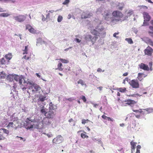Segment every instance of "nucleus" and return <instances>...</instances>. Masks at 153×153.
Masks as SVG:
<instances>
[{"label":"nucleus","instance_id":"nucleus-2","mask_svg":"<svg viewBox=\"0 0 153 153\" xmlns=\"http://www.w3.org/2000/svg\"><path fill=\"white\" fill-rule=\"evenodd\" d=\"M103 28H100L99 27L97 26L96 27L95 29H91V33L93 35L97 36H99L103 33Z\"/></svg>","mask_w":153,"mask_h":153},{"label":"nucleus","instance_id":"nucleus-9","mask_svg":"<svg viewBox=\"0 0 153 153\" xmlns=\"http://www.w3.org/2000/svg\"><path fill=\"white\" fill-rule=\"evenodd\" d=\"M112 16L117 18H121L123 16V15L122 13L119 11L116 10L114 11L112 13Z\"/></svg>","mask_w":153,"mask_h":153},{"label":"nucleus","instance_id":"nucleus-14","mask_svg":"<svg viewBox=\"0 0 153 153\" xmlns=\"http://www.w3.org/2000/svg\"><path fill=\"white\" fill-rule=\"evenodd\" d=\"M53 111L50 110L48 111L45 113V116L48 118H53Z\"/></svg>","mask_w":153,"mask_h":153},{"label":"nucleus","instance_id":"nucleus-12","mask_svg":"<svg viewBox=\"0 0 153 153\" xmlns=\"http://www.w3.org/2000/svg\"><path fill=\"white\" fill-rule=\"evenodd\" d=\"M137 144V143L136 142H134L133 141H132L130 142L131 153H134L135 152V149L136 148V145Z\"/></svg>","mask_w":153,"mask_h":153},{"label":"nucleus","instance_id":"nucleus-58","mask_svg":"<svg viewBox=\"0 0 153 153\" xmlns=\"http://www.w3.org/2000/svg\"><path fill=\"white\" fill-rule=\"evenodd\" d=\"M4 11H5L3 10V9L1 8V7H0V12H3Z\"/></svg>","mask_w":153,"mask_h":153},{"label":"nucleus","instance_id":"nucleus-27","mask_svg":"<svg viewBox=\"0 0 153 153\" xmlns=\"http://www.w3.org/2000/svg\"><path fill=\"white\" fill-rule=\"evenodd\" d=\"M86 133L84 131L83 133L81 134V136L82 138H88V136L86 134Z\"/></svg>","mask_w":153,"mask_h":153},{"label":"nucleus","instance_id":"nucleus-49","mask_svg":"<svg viewBox=\"0 0 153 153\" xmlns=\"http://www.w3.org/2000/svg\"><path fill=\"white\" fill-rule=\"evenodd\" d=\"M133 13V11L131 10H129L127 13V14L128 16H131Z\"/></svg>","mask_w":153,"mask_h":153},{"label":"nucleus","instance_id":"nucleus-47","mask_svg":"<svg viewBox=\"0 0 153 153\" xmlns=\"http://www.w3.org/2000/svg\"><path fill=\"white\" fill-rule=\"evenodd\" d=\"M29 31L31 33H36V30H35V29L33 28L32 27L30 28V29L29 30Z\"/></svg>","mask_w":153,"mask_h":153},{"label":"nucleus","instance_id":"nucleus-60","mask_svg":"<svg viewBox=\"0 0 153 153\" xmlns=\"http://www.w3.org/2000/svg\"><path fill=\"white\" fill-rule=\"evenodd\" d=\"M36 76L38 77L39 78H40L41 77V76L38 73H36Z\"/></svg>","mask_w":153,"mask_h":153},{"label":"nucleus","instance_id":"nucleus-52","mask_svg":"<svg viewBox=\"0 0 153 153\" xmlns=\"http://www.w3.org/2000/svg\"><path fill=\"white\" fill-rule=\"evenodd\" d=\"M119 33V32L114 33L113 34V36L114 37L116 38H119L118 36H117L116 35L118 34Z\"/></svg>","mask_w":153,"mask_h":153},{"label":"nucleus","instance_id":"nucleus-63","mask_svg":"<svg viewBox=\"0 0 153 153\" xmlns=\"http://www.w3.org/2000/svg\"><path fill=\"white\" fill-rule=\"evenodd\" d=\"M145 0L151 3H153V2L151 0Z\"/></svg>","mask_w":153,"mask_h":153},{"label":"nucleus","instance_id":"nucleus-54","mask_svg":"<svg viewBox=\"0 0 153 153\" xmlns=\"http://www.w3.org/2000/svg\"><path fill=\"white\" fill-rule=\"evenodd\" d=\"M97 71L98 72H103L104 71V70L102 71L101 68H99L97 69Z\"/></svg>","mask_w":153,"mask_h":153},{"label":"nucleus","instance_id":"nucleus-36","mask_svg":"<svg viewBox=\"0 0 153 153\" xmlns=\"http://www.w3.org/2000/svg\"><path fill=\"white\" fill-rule=\"evenodd\" d=\"M91 121L87 119L86 120L85 119H82V124H85L86 123H88L89 122H91Z\"/></svg>","mask_w":153,"mask_h":153},{"label":"nucleus","instance_id":"nucleus-8","mask_svg":"<svg viewBox=\"0 0 153 153\" xmlns=\"http://www.w3.org/2000/svg\"><path fill=\"white\" fill-rule=\"evenodd\" d=\"M33 87V88L34 89H32V93L33 94H34L36 93H40L41 91L42 90L41 88L39 86V85H38L36 84L34 85Z\"/></svg>","mask_w":153,"mask_h":153},{"label":"nucleus","instance_id":"nucleus-15","mask_svg":"<svg viewBox=\"0 0 153 153\" xmlns=\"http://www.w3.org/2000/svg\"><path fill=\"white\" fill-rule=\"evenodd\" d=\"M91 16L90 13L86 12H83L82 13L81 16L82 19H85L90 18Z\"/></svg>","mask_w":153,"mask_h":153},{"label":"nucleus","instance_id":"nucleus-18","mask_svg":"<svg viewBox=\"0 0 153 153\" xmlns=\"http://www.w3.org/2000/svg\"><path fill=\"white\" fill-rule=\"evenodd\" d=\"M144 74L143 73H139L138 74L137 78L140 81H142L146 76H144Z\"/></svg>","mask_w":153,"mask_h":153},{"label":"nucleus","instance_id":"nucleus-19","mask_svg":"<svg viewBox=\"0 0 153 153\" xmlns=\"http://www.w3.org/2000/svg\"><path fill=\"white\" fill-rule=\"evenodd\" d=\"M102 117L103 119L107 120L108 121L113 122L114 121V120L113 118H111L109 117H108L104 114H103L102 116Z\"/></svg>","mask_w":153,"mask_h":153},{"label":"nucleus","instance_id":"nucleus-32","mask_svg":"<svg viewBox=\"0 0 153 153\" xmlns=\"http://www.w3.org/2000/svg\"><path fill=\"white\" fill-rule=\"evenodd\" d=\"M14 126L13 122H10L7 126V127L8 128L14 127Z\"/></svg>","mask_w":153,"mask_h":153},{"label":"nucleus","instance_id":"nucleus-57","mask_svg":"<svg viewBox=\"0 0 153 153\" xmlns=\"http://www.w3.org/2000/svg\"><path fill=\"white\" fill-rule=\"evenodd\" d=\"M128 75V73L127 72H126L125 73H124L123 74V76H126Z\"/></svg>","mask_w":153,"mask_h":153},{"label":"nucleus","instance_id":"nucleus-34","mask_svg":"<svg viewBox=\"0 0 153 153\" xmlns=\"http://www.w3.org/2000/svg\"><path fill=\"white\" fill-rule=\"evenodd\" d=\"M79 100H82L84 102H86V99L85 97L83 95L81 96L79 98Z\"/></svg>","mask_w":153,"mask_h":153},{"label":"nucleus","instance_id":"nucleus-61","mask_svg":"<svg viewBox=\"0 0 153 153\" xmlns=\"http://www.w3.org/2000/svg\"><path fill=\"white\" fill-rule=\"evenodd\" d=\"M42 20L43 21H45V17H44V16L42 15Z\"/></svg>","mask_w":153,"mask_h":153},{"label":"nucleus","instance_id":"nucleus-10","mask_svg":"<svg viewBox=\"0 0 153 153\" xmlns=\"http://www.w3.org/2000/svg\"><path fill=\"white\" fill-rule=\"evenodd\" d=\"M143 16L144 19V22L143 24H145V22H149L150 21L151 17L148 13L144 12L143 13Z\"/></svg>","mask_w":153,"mask_h":153},{"label":"nucleus","instance_id":"nucleus-23","mask_svg":"<svg viewBox=\"0 0 153 153\" xmlns=\"http://www.w3.org/2000/svg\"><path fill=\"white\" fill-rule=\"evenodd\" d=\"M14 78V75L10 74L8 75L7 77V79L10 81H12Z\"/></svg>","mask_w":153,"mask_h":153},{"label":"nucleus","instance_id":"nucleus-29","mask_svg":"<svg viewBox=\"0 0 153 153\" xmlns=\"http://www.w3.org/2000/svg\"><path fill=\"white\" fill-rule=\"evenodd\" d=\"M97 38H98L96 36H94L92 38H91V41L92 42L93 44H94V43L95 42Z\"/></svg>","mask_w":153,"mask_h":153},{"label":"nucleus","instance_id":"nucleus-56","mask_svg":"<svg viewBox=\"0 0 153 153\" xmlns=\"http://www.w3.org/2000/svg\"><path fill=\"white\" fill-rule=\"evenodd\" d=\"M50 18V13H48L47 15H46V19H48Z\"/></svg>","mask_w":153,"mask_h":153},{"label":"nucleus","instance_id":"nucleus-1","mask_svg":"<svg viewBox=\"0 0 153 153\" xmlns=\"http://www.w3.org/2000/svg\"><path fill=\"white\" fill-rule=\"evenodd\" d=\"M25 122L26 123H25L24 126L27 129H30L33 128L34 123L36 122V121L34 119L31 120L30 118H27Z\"/></svg>","mask_w":153,"mask_h":153},{"label":"nucleus","instance_id":"nucleus-11","mask_svg":"<svg viewBox=\"0 0 153 153\" xmlns=\"http://www.w3.org/2000/svg\"><path fill=\"white\" fill-rule=\"evenodd\" d=\"M124 102H126V104L131 106H133L134 105L137 103V102L131 99L126 100Z\"/></svg>","mask_w":153,"mask_h":153},{"label":"nucleus","instance_id":"nucleus-31","mask_svg":"<svg viewBox=\"0 0 153 153\" xmlns=\"http://www.w3.org/2000/svg\"><path fill=\"white\" fill-rule=\"evenodd\" d=\"M10 15L7 13H2L0 14V16L7 17Z\"/></svg>","mask_w":153,"mask_h":153},{"label":"nucleus","instance_id":"nucleus-51","mask_svg":"<svg viewBox=\"0 0 153 153\" xmlns=\"http://www.w3.org/2000/svg\"><path fill=\"white\" fill-rule=\"evenodd\" d=\"M32 27L30 25L28 24L26 25V29H28V30H29Z\"/></svg>","mask_w":153,"mask_h":153},{"label":"nucleus","instance_id":"nucleus-48","mask_svg":"<svg viewBox=\"0 0 153 153\" xmlns=\"http://www.w3.org/2000/svg\"><path fill=\"white\" fill-rule=\"evenodd\" d=\"M139 94H130V95H127V96L128 97H136V96H139Z\"/></svg>","mask_w":153,"mask_h":153},{"label":"nucleus","instance_id":"nucleus-4","mask_svg":"<svg viewBox=\"0 0 153 153\" xmlns=\"http://www.w3.org/2000/svg\"><path fill=\"white\" fill-rule=\"evenodd\" d=\"M9 133V131L6 129L4 128L0 129V140H3L4 139V133L8 135Z\"/></svg>","mask_w":153,"mask_h":153},{"label":"nucleus","instance_id":"nucleus-44","mask_svg":"<svg viewBox=\"0 0 153 153\" xmlns=\"http://www.w3.org/2000/svg\"><path fill=\"white\" fill-rule=\"evenodd\" d=\"M40 112L42 114L44 113L45 114V113L46 112L45 111V108L44 106H43L42 108L40 110Z\"/></svg>","mask_w":153,"mask_h":153},{"label":"nucleus","instance_id":"nucleus-46","mask_svg":"<svg viewBox=\"0 0 153 153\" xmlns=\"http://www.w3.org/2000/svg\"><path fill=\"white\" fill-rule=\"evenodd\" d=\"M78 84H80L82 85H84V82L82 79L79 80L78 82Z\"/></svg>","mask_w":153,"mask_h":153},{"label":"nucleus","instance_id":"nucleus-50","mask_svg":"<svg viewBox=\"0 0 153 153\" xmlns=\"http://www.w3.org/2000/svg\"><path fill=\"white\" fill-rule=\"evenodd\" d=\"M70 2V0H65L62 3V4L63 5H67Z\"/></svg>","mask_w":153,"mask_h":153},{"label":"nucleus","instance_id":"nucleus-41","mask_svg":"<svg viewBox=\"0 0 153 153\" xmlns=\"http://www.w3.org/2000/svg\"><path fill=\"white\" fill-rule=\"evenodd\" d=\"M0 62L1 64L3 65L5 64L6 63V62L4 59V58H3L0 59Z\"/></svg>","mask_w":153,"mask_h":153},{"label":"nucleus","instance_id":"nucleus-45","mask_svg":"<svg viewBox=\"0 0 153 153\" xmlns=\"http://www.w3.org/2000/svg\"><path fill=\"white\" fill-rule=\"evenodd\" d=\"M6 75L3 72H2L0 74V76L2 78H4Z\"/></svg>","mask_w":153,"mask_h":153},{"label":"nucleus","instance_id":"nucleus-28","mask_svg":"<svg viewBox=\"0 0 153 153\" xmlns=\"http://www.w3.org/2000/svg\"><path fill=\"white\" fill-rule=\"evenodd\" d=\"M92 36L90 35H87L85 37V40L88 41H91Z\"/></svg>","mask_w":153,"mask_h":153},{"label":"nucleus","instance_id":"nucleus-33","mask_svg":"<svg viewBox=\"0 0 153 153\" xmlns=\"http://www.w3.org/2000/svg\"><path fill=\"white\" fill-rule=\"evenodd\" d=\"M117 90L121 92L124 93L126 91V88L125 87L123 88H118Z\"/></svg>","mask_w":153,"mask_h":153},{"label":"nucleus","instance_id":"nucleus-5","mask_svg":"<svg viewBox=\"0 0 153 153\" xmlns=\"http://www.w3.org/2000/svg\"><path fill=\"white\" fill-rule=\"evenodd\" d=\"M145 55L149 56H152L153 53V49L148 46L144 50Z\"/></svg>","mask_w":153,"mask_h":153},{"label":"nucleus","instance_id":"nucleus-35","mask_svg":"<svg viewBox=\"0 0 153 153\" xmlns=\"http://www.w3.org/2000/svg\"><path fill=\"white\" fill-rule=\"evenodd\" d=\"M125 40L127 41L129 44H132L133 43V41L131 38H126Z\"/></svg>","mask_w":153,"mask_h":153},{"label":"nucleus","instance_id":"nucleus-53","mask_svg":"<svg viewBox=\"0 0 153 153\" xmlns=\"http://www.w3.org/2000/svg\"><path fill=\"white\" fill-rule=\"evenodd\" d=\"M149 66L150 67V70H152V62H149Z\"/></svg>","mask_w":153,"mask_h":153},{"label":"nucleus","instance_id":"nucleus-30","mask_svg":"<svg viewBox=\"0 0 153 153\" xmlns=\"http://www.w3.org/2000/svg\"><path fill=\"white\" fill-rule=\"evenodd\" d=\"M59 60L62 62L64 63H67L69 62V61L67 59H60Z\"/></svg>","mask_w":153,"mask_h":153},{"label":"nucleus","instance_id":"nucleus-13","mask_svg":"<svg viewBox=\"0 0 153 153\" xmlns=\"http://www.w3.org/2000/svg\"><path fill=\"white\" fill-rule=\"evenodd\" d=\"M139 65L140 69L147 71H149V70L148 66L144 63H141Z\"/></svg>","mask_w":153,"mask_h":153},{"label":"nucleus","instance_id":"nucleus-16","mask_svg":"<svg viewBox=\"0 0 153 153\" xmlns=\"http://www.w3.org/2000/svg\"><path fill=\"white\" fill-rule=\"evenodd\" d=\"M144 41L146 44L153 47V41L151 39L148 38H146Z\"/></svg>","mask_w":153,"mask_h":153},{"label":"nucleus","instance_id":"nucleus-59","mask_svg":"<svg viewBox=\"0 0 153 153\" xmlns=\"http://www.w3.org/2000/svg\"><path fill=\"white\" fill-rule=\"evenodd\" d=\"M133 110V111L134 112H137V113L139 112V110Z\"/></svg>","mask_w":153,"mask_h":153},{"label":"nucleus","instance_id":"nucleus-7","mask_svg":"<svg viewBox=\"0 0 153 153\" xmlns=\"http://www.w3.org/2000/svg\"><path fill=\"white\" fill-rule=\"evenodd\" d=\"M62 137L61 135H59L53 140V143L55 144L60 143L62 142Z\"/></svg>","mask_w":153,"mask_h":153},{"label":"nucleus","instance_id":"nucleus-64","mask_svg":"<svg viewBox=\"0 0 153 153\" xmlns=\"http://www.w3.org/2000/svg\"><path fill=\"white\" fill-rule=\"evenodd\" d=\"M123 8V7H118V9L119 10H122Z\"/></svg>","mask_w":153,"mask_h":153},{"label":"nucleus","instance_id":"nucleus-40","mask_svg":"<svg viewBox=\"0 0 153 153\" xmlns=\"http://www.w3.org/2000/svg\"><path fill=\"white\" fill-rule=\"evenodd\" d=\"M27 84H29V85H31L33 87L34 85H35L36 84L34 83V82H33V81L30 80L29 81H28L27 82Z\"/></svg>","mask_w":153,"mask_h":153},{"label":"nucleus","instance_id":"nucleus-3","mask_svg":"<svg viewBox=\"0 0 153 153\" xmlns=\"http://www.w3.org/2000/svg\"><path fill=\"white\" fill-rule=\"evenodd\" d=\"M129 83L133 88H138L139 87V82L137 79H132L129 82Z\"/></svg>","mask_w":153,"mask_h":153},{"label":"nucleus","instance_id":"nucleus-17","mask_svg":"<svg viewBox=\"0 0 153 153\" xmlns=\"http://www.w3.org/2000/svg\"><path fill=\"white\" fill-rule=\"evenodd\" d=\"M49 118L46 117L44 118L42 120V123L43 124L48 125L51 123L49 121Z\"/></svg>","mask_w":153,"mask_h":153},{"label":"nucleus","instance_id":"nucleus-25","mask_svg":"<svg viewBox=\"0 0 153 153\" xmlns=\"http://www.w3.org/2000/svg\"><path fill=\"white\" fill-rule=\"evenodd\" d=\"M62 63L61 62H59L57 65V68L56 69H58L60 71H62L63 68L62 67Z\"/></svg>","mask_w":153,"mask_h":153},{"label":"nucleus","instance_id":"nucleus-43","mask_svg":"<svg viewBox=\"0 0 153 153\" xmlns=\"http://www.w3.org/2000/svg\"><path fill=\"white\" fill-rule=\"evenodd\" d=\"M63 19V17L62 16H59L57 18V21L58 22H60Z\"/></svg>","mask_w":153,"mask_h":153},{"label":"nucleus","instance_id":"nucleus-22","mask_svg":"<svg viewBox=\"0 0 153 153\" xmlns=\"http://www.w3.org/2000/svg\"><path fill=\"white\" fill-rule=\"evenodd\" d=\"M18 81L20 84H22L23 81H24L23 83H26V82L25 81L24 79V77L22 76H20Z\"/></svg>","mask_w":153,"mask_h":153},{"label":"nucleus","instance_id":"nucleus-55","mask_svg":"<svg viewBox=\"0 0 153 153\" xmlns=\"http://www.w3.org/2000/svg\"><path fill=\"white\" fill-rule=\"evenodd\" d=\"M23 58L25 59H29V57L28 56H27L26 55L24 56Z\"/></svg>","mask_w":153,"mask_h":153},{"label":"nucleus","instance_id":"nucleus-38","mask_svg":"<svg viewBox=\"0 0 153 153\" xmlns=\"http://www.w3.org/2000/svg\"><path fill=\"white\" fill-rule=\"evenodd\" d=\"M27 47V46H25V49L23 50V54H27L28 53V49Z\"/></svg>","mask_w":153,"mask_h":153},{"label":"nucleus","instance_id":"nucleus-39","mask_svg":"<svg viewBox=\"0 0 153 153\" xmlns=\"http://www.w3.org/2000/svg\"><path fill=\"white\" fill-rule=\"evenodd\" d=\"M137 151L135 153H140V149L141 148V146L138 145L137 146Z\"/></svg>","mask_w":153,"mask_h":153},{"label":"nucleus","instance_id":"nucleus-26","mask_svg":"<svg viewBox=\"0 0 153 153\" xmlns=\"http://www.w3.org/2000/svg\"><path fill=\"white\" fill-rule=\"evenodd\" d=\"M46 96H41L39 97V101L43 102L46 99Z\"/></svg>","mask_w":153,"mask_h":153},{"label":"nucleus","instance_id":"nucleus-42","mask_svg":"<svg viewBox=\"0 0 153 153\" xmlns=\"http://www.w3.org/2000/svg\"><path fill=\"white\" fill-rule=\"evenodd\" d=\"M20 76L17 75H14V79L16 81H18Z\"/></svg>","mask_w":153,"mask_h":153},{"label":"nucleus","instance_id":"nucleus-20","mask_svg":"<svg viewBox=\"0 0 153 153\" xmlns=\"http://www.w3.org/2000/svg\"><path fill=\"white\" fill-rule=\"evenodd\" d=\"M49 109L50 110H55L56 109V106L54 105L52 102H50L49 104Z\"/></svg>","mask_w":153,"mask_h":153},{"label":"nucleus","instance_id":"nucleus-21","mask_svg":"<svg viewBox=\"0 0 153 153\" xmlns=\"http://www.w3.org/2000/svg\"><path fill=\"white\" fill-rule=\"evenodd\" d=\"M126 19H124L123 20H122L120 19H114L111 20V22L115 24H116L118 22L120 21L121 22H122L123 21H124Z\"/></svg>","mask_w":153,"mask_h":153},{"label":"nucleus","instance_id":"nucleus-6","mask_svg":"<svg viewBox=\"0 0 153 153\" xmlns=\"http://www.w3.org/2000/svg\"><path fill=\"white\" fill-rule=\"evenodd\" d=\"M27 15H19L14 16L13 18L16 21L19 22H22L24 21L26 19Z\"/></svg>","mask_w":153,"mask_h":153},{"label":"nucleus","instance_id":"nucleus-24","mask_svg":"<svg viewBox=\"0 0 153 153\" xmlns=\"http://www.w3.org/2000/svg\"><path fill=\"white\" fill-rule=\"evenodd\" d=\"M12 55L11 53H9L5 55V57L8 60H9L12 58Z\"/></svg>","mask_w":153,"mask_h":153},{"label":"nucleus","instance_id":"nucleus-62","mask_svg":"<svg viewBox=\"0 0 153 153\" xmlns=\"http://www.w3.org/2000/svg\"><path fill=\"white\" fill-rule=\"evenodd\" d=\"M149 28L151 30H152L153 31V26H150Z\"/></svg>","mask_w":153,"mask_h":153},{"label":"nucleus","instance_id":"nucleus-37","mask_svg":"<svg viewBox=\"0 0 153 153\" xmlns=\"http://www.w3.org/2000/svg\"><path fill=\"white\" fill-rule=\"evenodd\" d=\"M105 14L104 15V16L105 19H106L107 18H108V16L109 15V13L107 11H106L105 12Z\"/></svg>","mask_w":153,"mask_h":153}]
</instances>
